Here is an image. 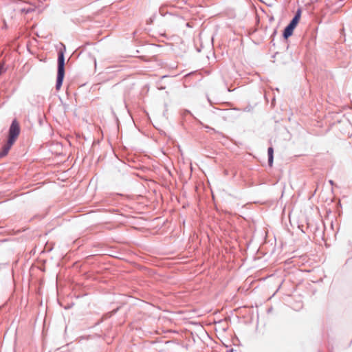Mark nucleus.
<instances>
[{
    "label": "nucleus",
    "instance_id": "nucleus-10",
    "mask_svg": "<svg viewBox=\"0 0 352 352\" xmlns=\"http://www.w3.org/2000/svg\"><path fill=\"white\" fill-rule=\"evenodd\" d=\"M185 113H190V112L189 111H188V110H186V111H185Z\"/></svg>",
    "mask_w": 352,
    "mask_h": 352
},
{
    "label": "nucleus",
    "instance_id": "nucleus-2",
    "mask_svg": "<svg viewBox=\"0 0 352 352\" xmlns=\"http://www.w3.org/2000/svg\"><path fill=\"white\" fill-rule=\"evenodd\" d=\"M65 76V57L64 52L63 51H60L58 53V75L56 80V89L58 91L63 84V81Z\"/></svg>",
    "mask_w": 352,
    "mask_h": 352
},
{
    "label": "nucleus",
    "instance_id": "nucleus-5",
    "mask_svg": "<svg viewBox=\"0 0 352 352\" xmlns=\"http://www.w3.org/2000/svg\"><path fill=\"white\" fill-rule=\"evenodd\" d=\"M267 155H268V164L270 166H272L273 160H274V149L272 146L268 148Z\"/></svg>",
    "mask_w": 352,
    "mask_h": 352
},
{
    "label": "nucleus",
    "instance_id": "nucleus-8",
    "mask_svg": "<svg viewBox=\"0 0 352 352\" xmlns=\"http://www.w3.org/2000/svg\"><path fill=\"white\" fill-rule=\"evenodd\" d=\"M2 71H3V66L0 65V74H1Z\"/></svg>",
    "mask_w": 352,
    "mask_h": 352
},
{
    "label": "nucleus",
    "instance_id": "nucleus-6",
    "mask_svg": "<svg viewBox=\"0 0 352 352\" xmlns=\"http://www.w3.org/2000/svg\"><path fill=\"white\" fill-rule=\"evenodd\" d=\"M203 126V127H204L206 129H208L209 131H212L213 133H217V131L214 129V128H212L208 125H206V124H204L202 123H201Z\"/></svg>",
    "mask_w": 352,
    "mask_h": 352
},
{
    "label": "nucleus",
    "instance_id": "nucleus-9",
    "mask_svg": "<svg viewBox=\"0 0 352 352\" xmlns=\"http://www.w3.org/2000/svg\"><path fill=\"white\" fill-rule=\"evenodd\" d=\"M233 351H234L233 349H230L226 351V352H233Z\"/></svg>",
    "mask_w": 352,
    "mask_h": 352
},
{
    "label": "nucleus",
    "instance_id": "nucleus-4",
    "mask_svg": "<svg viewBox=\"0 0 352 352\" xmlns=\"http://www.w3.org/2000/svg\"><path fill=\"white\" fill-rule=\"evenodd\" d=\"M300 15H301V10L300 9H298L296 11V12L295 13V14H294V17L292 18V19L289 23V24L292 25V26L296 28L297 26L299 21H300Z\"/></svg>",
    "mask_w": 352,
    "mask_h": 352
},
{
    "label": "nucleus",
    "instance_id": "nucleus-1",
    "mask_svg": "<svg viewBox=\"0 0 352 352\" xmlns=\"http://www.w3.org/2000/svg\"><path fill=\"white\" fill-rule=\"evenodd\" d=\"M20 133V126L16 120H13L10 129H9V135H8V140L7 143L3 146L2 151L0 152V157H4L6 156L10 149L11 148L12 146L15 142L16 140L17 139Z\"/></svg>",
    "mask_w": 352,
    "mask_h": 352
},
{
    "label": "nucleus",
    "instance_id": "nucleus-11",
    "mask_svg": "<svg viewBox=\"0 0 352 352\" xmlns=\"http://www.w3.org/2000/svg\"><path fill=\"white\" fill-rule=\"evenodd\" d=\"M208 102H209L210 104L212 103V102H211V101H210V100L209 98H208Z\"/></svg>",
    "mask_w": 352,
    "mask_h": 352
},
{
    "label": "nucleus",
    "instance_id": "nucleus-3",
    "mask_svg": "<svg viewBox=\"0 0 352 352\" xmlns=\"http://www.w3.org/2000/svg\"><path fill=\"white\" fill-rule=\"evenodd\" d=\"M296 28L292 25L288 24L284 29L283 32V36L285 39H287L293 34V32Z\"/></svg>",
    "mask_w": 352,
    "mask_h": 352
},
{
    "label": "nucleus",
    "instance_id": "nucleus-7",
    "mask_svg": "<svg viewBox=\"0 0 352 352\" xmlns=\"http://www.w3.org/2000/svg\"><path fill=\"white\" fill-rule=\"evenodd\" d=\"M329 183L331 186H333V185H334V182H333V180H331V179H330V180L329 181Z\"/></svg>",
    "mask_w": 352,
    "mask_h": 352
}]
</instances>
